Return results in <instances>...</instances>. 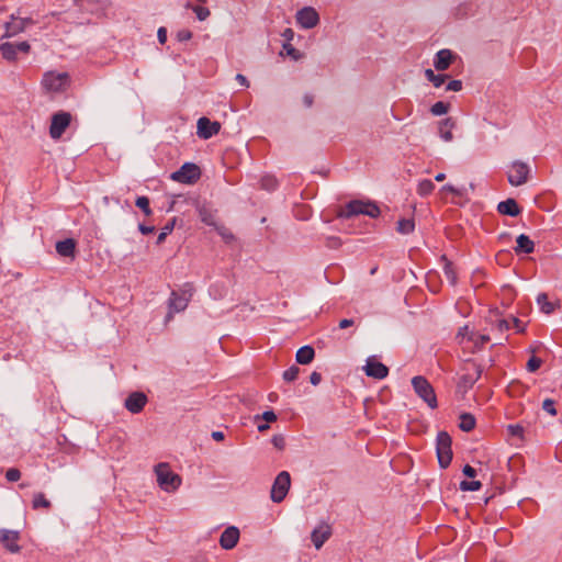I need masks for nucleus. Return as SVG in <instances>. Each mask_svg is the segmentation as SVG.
Segmentation results:
<instances>
[{"mask_svg": "<svg viewBox=\"0 0 562 562\" xmlns=\"http://www.w3.org/2000/svg\"><path fill=\"white\" fill-rule=\"evenodd\" d=\"M358 215H368L372 218H375L380 215L379 206L373 202H363L360 200H353L348 202L344 207H341L338 212V217L340 218H351Z\"/></svg>", "mask_w": 562, "mask_h": 562, "instance_id": "obj_1", "label": "nucleus"}, {"mask_svg": "<svg viewBox=\"0 0 562 562\" xmlns=\"http://www.w3.org/2000/svg\"><path fill=\"white\" fill-rule=\"evenodd\" d=\"M193 295V286L187 283L180 291H172L169 297V313L166 321L172 318V313H179L187 308Z\"/></svg>", "mask_w": 562, "mask_h": 562, "instance_id": "obj_2", "label": "nucleus"}, {"mask_svg": "<svg viewBox=\"0 0 562 562\" xmlns=\"http://www.w3.org/2000/svg\"><path fill=\"white\" fill-rule=\"evenodd\" d=\"M157 482L159 486L166 492L176 491L181 484V477L170 470L169 464L159 463L155 468Z\"/></svg>", "mask_w": 562, "mask_h": 562, "instance_id": "obj_3", "label": "nucleus"}, {"mask_svg": "<svg viewBox=\"0 0 562 562\" xmlns=\"http://www.w3.org/2000/svg\"><path fill=\"white\" fill-rule=\"evenodd\" d=\"M412 385L415 393L430 407L438 406L437 396L434 387L425 376L417 375L412 379Z\"/></svg>", "mask_w": 562, "mask_h": 562, "instance_id": "obj_4", "label": "nucleus"}, {"mask_svg": "<svg viewBox=\"0 0 562 562\" xmlns=\"http://www.w3.org/2000/svg\"><path fill=\"white\" fill-rule=\"evenodd\" d=\"M452 440L447 431H439L436 439L438 463L442 469L450 465L452 460Z\"/></svg>", "mask_w": 562, "mask_h": 562, "instance_id": "obj_5", "label": "nucleus"}, {"mask_svg": "<svg viewBox=\"0 0 562 562\" xmlns=\"http://www.w3.org/2000/svg\"><path fill=\"white\" fill-rule=\"evenodd\" d=\"M530 175V167L527 162L521 160H515L508 166L507 179L508 182L514 187L525 184Z\"/></svg>", "mask_w": 562, "mask_h": 562, "instance_id": "obj_6", "label": "nucleus"}, {"mask_svg": "<svg viewBox=\"0 0 562 562\" xmlns=\"http://www.w3.org/2000/svg\"><path fill=\"white\" fill-rule=\"evenodd\" d=\"M291 486V476L288 471H281L277 477L274 479V482L271 487L270 497L273 503H281Z\"/></svg>", "mask_w": 562, "mask_h": 562, "instance_id": "obj_7", "label": "nucleus"}, {"mask_svg": "<svg viewBox=\"0 0 562 562\" xmlns=\"http://www.w3.org/2000/svg\"><path fill=\"white\" fill-rule=\"evenodd\" d=\"M200 177L201 170L199 166L193 162L183 164L179 170L172 172L170 176L173 181L186 184L195 183Z\"/></svg>", "mask_w": 562, "mask_h": 562, "instance_id": "obj_8", "label": "nucleus"}, {"mask_svg": "<svg viewBox=\"0 0 562 562\" xmlns=\"http://www.w3.org/2000/svg\"><path fill=\"white\" fill-rule=\"evenodd\" d=\"M42 85L47 91L60 92L69 86V76L67 72L48 71L44 75Z\"/></svg>", "mask_w": 562, "mask_h": 562, "instance_id": "obj_9", "label": "nucleus"}, {"mask_svg": "<svg viewBox=\"0 0 562 562\" xmlns=\"http://www.w3.org/2000/svg\"><path fill=\"white\" fill-rule=\"evenodd\" d=\"M70 122L71 114L69 112L58 111L54 113L49 126L50 137L53 139H59L67 127L70 125Z\"/></svg>", "mask_w": 562, "mask_h": 562, "instance_id": "obj_10", "label": "nucleus"}, {"mask_svg": "<svg viewBox=\"0 0 562 562\" xmlns=\"http://www.w3.org/2000/svg\"><path fill=\"white\" fill-rule=\"evenodd\" d=\"M296 22L303 29H313L319 23V15L312 7H305L296 12Z\"/></svg>", "mask_w": 562, "mask_h": 562, "instance_id": "obj_11", "label": "nucleus"}, {"mask_svg": "<svg viewBox=\"0 0 562 562\" xmlns=\"http://www.w3.org/2000/svg\"><path fill=\"white\" fill-rule=\"evenodd\" d=\"M31 46L26 41L20 42L18 44L13 43H3L0 45V52L2 57L8 61H14L19 53H29Z\"/></svg>", "mask_w": 562, "mask_h": 562, "instance_id": "obj_12", "label": "nucleus"}, {"mask_svg": "<svg viewBox=\"0 0 562 562\" xmlns=\"http://www.w3.org/2000/svg\"><path fill=\"white\" fill-rule=\"evenodd\" d=\"M196 128V134L200 138L209 139L220 132L221 124L203 116L198 120Z\"/></svg>", "mask_w": 562, "mask_h": 562, "instance_id": "obj_13", "label": "nucleus"}, {"mask_svg": "<svg viewBox=\"0 0 562 562\" xmlns=\"http://www.w3.org/2000/svg\"><path fill=\"white\" fill-rule=\"evenodd\" d=\"M147 401L145 393L133 392L125 398L124 406L132 414H138L144 409Z\"/></svg>", "mask_w": 562, "mask_h": 562, "instance_id": "obj_14", "label": "nucleus"}, {"mask_svg": "<svg viewBox=\"0 0 562 562\" xmlns=\"http://www.w3.org/2000/svg\"><path fill=\"white\" fill-rule=\"evenodd\" d=\"M20 539L19 531L0 529V542L3 547L12 552L18 553L21 550V547L18 544V540Z\"/></svg>", "mask_w": 562, "mask_h": 562, "instance_id": "obj_15", "label": "nucleus"}, {"mask_svg": "<svg viewBox=\"0 0 562 562\" xmlns=\"http://www.w3.org/2000/svg\"><path fill=\"white\" fill-rule=\"evenodd\" d=\"M239 537V529L235 526H229L222 532L220 537V546L224 550H232L238 543Z\"/></svg>", "mask_w": 562, "mask_h": 562, "instance_id": "obj_16", "label": "nucleus"}, {"mask_svg": "<svg viewBox=\"0 0 562 562\" xmlns=\"http://www.w3.org/2000/svg\"><path fill=\"white\" fill-rule=\"evenodd\" d=\"M457 58L450 49H440L434 59V66L438 71L447 70L452 61Z\"/></svg>", "mask_w": 562, "mask_h": 562, "instance_id": "obj_17", "label": "nucleus"}, {"mask_svg": "<svg viewBox=\"0 0 562 562\" xmlns=\"http://www.w3.org/2000/svg\"><path fill=\"white\" fill-rule=\"evenodd\" d=\"M366 374L368 376L382 380L387 376L389 368L379 361L368 360L364 367Z\"/></svg>", "mask_w": 562, "mask_h": 562, "instance_id": "obj_18", "label": "nucleus"}, {"mask_svg": "<svg viewBox=\"0 0 562 562\" xmlns=\"http://www.w3.org/2000/svg\"><path fill=\"white\" fill-rule=\"evenodd\" d=\"M469 364L472 367L473 373L463 374L459 381V385L464 389H471L481 378L483 372V369L480 364H476L475 362H470Z\"/></svg>", "mask_w": 562, "mask_h": 562, "instance_id": "obj_19", "label": "nucleus"}, {"mask_svg": "<svg viewBox=\"0 0 562 562\" xmlns=\"http://www.w3.org/2000/svg\"><path fill=\"white\" fill-rule=\"evenodd\" d=\"M2 37H12L24 31L23 22L20 16L11 15L10 21L3 24Z\"/></svg>", "mask_w": 562, "mask_h": 562, "instance_id": "obj_20", "label": "nucleus"}, {"mask_svg": "<svg viewBox=\"0 0 562 562\" xmlns=\"http://www.w3.org/2000/svg\"><path fill=\"white\" fill-rule=\"evenodd\" d=\"M498 213L508 216H518L521 212L518 203L515 199L508 198L505 201H502L497 205Z\"/></svg>", "mask_w": 562, "mask_h": 562, "instance_id": "obj_21", "label": "nucleus"}, {"mask_svg": "<svg viewBox=\"0 0 562 562\" xmlns=\"http://www.w3.org/2000/svg\"><path fill=\"white\" fill-rule=\"evenodd\" d=\"M56 251L63 257H74L76 252V240L66 238L56 243Z\"/></svg>", "mask_w": 562, "mask_h": 562, "instance_id": "obj_22", "label": "nucleus"}, {"mask_svg": "<svg viewBox=\"0 0 562 562\" xmlns=\"http://www.w3.org/2000/svg\"><path fill=\"white\" fill-rule=\"evenodd\" d=\"M456 126V122L452 117L442 120L439 124V136L445 142H451L453 139L452 130Z\"/></svg>", "mask_w": 562, "mask_h": 562, "instance_id": "obj_23", "label": "nucleus"}, {"mask_svg": "<svg viewBox=\"0 0 562 562\" xmlns=\"http://www.w3.org/2000/svg\"><path fill=\"white\" fill-rule=\"evenodd\" d=\"M330 537V529L328 526L314 529L312 532V541L316 549H321L325 541Z\"/></svg>", "mask_w": 562, "mask_h": 562, "instance_id": "obj_24", "label": "nucleus"}, {"mask_svg": "<svg viewBox=\"0 0 562 562\" xmlns=\"http://www.w3.org/2000/svg\"><path fill=\"white\" fill-rule=\"evenodd\" d=\"M315 356L314 348L306 345L301 347L295 355L296 362L300 364H308L313 361Z\"/></svg>", "mask_w": 562, "mask_h": 562, "instance_id": "obj_25", "label": "nucleus"}, {"mask_svg": "<svg viewBox=\"0 0 562 562\" xmlns=\"http://www.w3.org/2000/svg\"><path fill=\"white\" fill-rule=\"evenodd\" d=\"M516 243H517V246L515 248V251L517 254H519V252L531 254L533 251L535 244L527 235L520 234L517 237Z\"/></svg>", "mask_w": 562, "mask_h": 562, "instance_id": "obj_26", "label": "nucleus"}, {"mask_svg": "<svg viewBox=\"0 0 562 562\" xmlns=\"http://www.w3.org/2000/svg\"><path fill=\"white\" fill-rule=\"evenodd\" d=\"M459 427L461 430L469 432L475 427V418L470 413H462L460 415V424Z\"/></svg>", "mask_w": 562, "mask_h": 562, "instance_id": "obj_27", "label": "nucleus"}, {"mask_svg": "<svg viewBox=\"0 0 562 562\" xmlns=\"http://www.w3.org/2000/svg\"><path fill=\"white\" fill-rule=\"evenodd\" d=\"M445 266H443V274L447 279V281L451 285H456L457 283V271L454 269V266L451 261H448L446 257H443Z\"/></svg>", "mask_w": 562, "mask_h": 562, "instance_id": "obj_28", "label": "nucleus"}, {"mask_svg": "<svg viewBox=\"0 0 562 562\" xmlns=\"http://www.w3.org/2000/svg\"><path fill=\"white\" fill-rule=\"evenodd\" d=\"M415 228V222L413 218H401L397 222L396 231L400 234L407 235L414 232Z\"/></svg>", "mask_w": 562, "mask_h": 562, "instance_id": "obj_29", "label": "nucleus"}, {"mask_svg": "<svg viewBox=\"0 0 562 562\" xmlns=\"http://www.w3.org/2000/svg\"><path fill=\"white\" fill-rule=\"evenodd\" d=\"M537 303L539 304L541 312L546 314H551L554 311V304L549 301L546 293H540L537 296Z\"/></svg>", "mask_w": 562, "mask_h": 562, "instance_id": "obj_30", "label": "nucleus"}, {"mask_svg": "<svg viewBox=\"0 0 562 562\" xmlns=\"http://www.w3.org/2000/svg\"><path fill=\"white\" fill-rule=\"evenodd\" d=\"M52 506L50 502L45 497L43 493H36L33 496L32 507L33 509L45 508L49 509Z\"/></svg>", "mask_w": 562, "mask_h": 562, "instance_id": "obj_31", "label": "nucleus"}, {"mask_svg": "<svg viewBox=\"0 0 562 562\" xmlns=\"http://www.w3.org/2000/svg\"><path fill=\"white\" fill-rule=\"evenodd\" d=\"M435 189V184L429 179L422 180L417 186V193L422 196L430 194Z\"/></svg>", "mask_w": 562, "mask_h": 562, "instance_id": "obj_32", "label": "nucleus"}, {"mask_svg": "<svg viewBox=\"0 0 562 562\" xmlns=\"http://www.w3.org/2000/svg\"><path fill=\"white\" fill-rule=\"evenodd\" d=\"M175 224H176V218H172L171 221H169L162 228H161V232L159 233L158 237H157V244L160 245L165 241L166 237L172 233L173 228H175Z\"/></svg>", "mask_w": 562, "mask_h": 562, "instance_id": "obj_33", "label": "nucleus"}, {"mask_svg": "<svg viewBox=\"0 0 562 562\" xmlns=\"http://www.w3.org/2000/svg\"><path fill=\"white\" fill-rule=\"evenodd\" d=\"M135 205L139 207L147 216L151 214L149 199L147 196H138L135 201Z\"/></svg>", "mask_w": 562, "mask_h": 562, "instance_id": "obj_34", "label": "nucleus"}, {"mask_svg": "<svg viewBox=\"0 0 562 562\" xmlns=\"http://www.w3.org/2000/svg\"><path fill=\"white\" fill-rule=\"evenodd\" d=\"M482 487V483L480 481H462L460 483L461 491L474 492L479 491Z\"/></svg>", "mask_w": 562, "mask_h": 562, "instance_id": "obj_35", "label": "nucleus"}, {"mask_svg": "<svg viewBox=\"0 0 562 562\" xmlns=\"http://www.w3.org/2000/svg\"><path fill=\"white\" fill-rule=\"evenodd\" d=\"M449 110V104L448 103H445L442 101H438L436 102L435 104L431 105V109H430V112L434 114V115H443L448 112Z\"/></svg>", "mask_w": 562, "mask_h": 562, "instance_id": "obj_36", "label": "nucleus"}, {"mask_svg": "<svg viewBox=\"0 0 562 562\" xmlns=\"http://www.w3.org/2000/svg\"><path fill=\"white\" fill-rule=\"evenodd\" d=\"M277 179L272 176H265L261 178V188L268 191H273L277 188Z\"/></svg>", "mask_w": 562, "mask_h": 562, "instance_id": "obj_37", "label": "nucleus"}, {"mask_svg": "<svg viewBox=\"0 0 562 562\" xmlns=\"http://www.w3.org/2000/svg\"><path fill=\"white\" fill-rule=\"evenodd\" d=\"M300 369L296 366H292L283 372V380L286 382H293L297 379Z\"/></svg>", "mask_w": 562, "mask_h": 562, "instance_id": "obj_38", "label": "nucleus"}, {"mask_svg": "<svg viewBox=\"0 0 562 562\" xmlns=\"http://www.w3.org/2000/svg\"><path fill=\"white\" fill-rule=\"evenodd\" d=\"M193 12L196 14V18L200 20V21H204L206 20L209 16H210V10L205 7H201V5H192L190 7Z\"/></svg>", "mask_w": 562, "mask_h": 562, "instance_id": "obj_39", "label": "nucleus"}, {"mask_svg": "<svg viewBox=\"0 0 562 562\" xmlns=\"http://www.w3.org/2000/svg\"><path fill=\"white\" fill-rule=\"evenodd\" d=\"M199 214L203 223H205L206 225H214V217L209 210H206L205 207H201L199 210Z\"/></svg>", "mask_w": 562, "mask_h": 562, "instance_id": "obj_40", "label": "nucleus"}, {"mask_svg": "<svg viewBox=\"0 0 562 562\" xmlns=\"http://www.w3.org/2000/svg\"><path fill=\"white\" fill-rule=\"evenodd\" d=\"M541 363H542V360L540 358L533 356L527 362V370L529 372H535L540 368Z\"/></svg>", "mask_w": 562, "mask_h": 562, "instance_id": "obj_41", "label": "nucleus"}, {"mask_svg": "<svg viewBox=\"0 0 562 562\" xmlns=\"http://www.w3.org/2000/svg\"><path fill=\"white\" fill-rule=\"evenodd\" d=\"M542 409L549 413L552 416L557 415V409L554 407V401L551 398H546L542 403Z\"/></svg>", "mask_w": 562, "mask_h": 562, "instance_id": "obj_42", "label": "nucleus"}, {"mask_svg": "<svg viewBox=\"0 0 562 562\" xmlns=\"http://www.w3.org/2000/svg\"><path fill=\"white\" fill-rule=\"evenodd\" d=\"M507 431L510 436H514V437H519L521 438L522 437V432H524V427L518 425V424H515V425H508L507 426Z\"/></svg>", "mask_w": 562, "mask_h": 562, "instance_id": "obj_43", "label": "nucleus"}, {"mask_svg": "<svg viewBox=\"0 0 562 562\" xmlns=\"http://www.w3.org/2000/svg\"><path fill=\"white\" fill-rule=\"evenodd\" d=\"M283 49L286 52V55L292 57L294 60H297L301 58V53L294 48L291 44H284Z\"/></svg>", "mask_w": 562, "mask_h": 562, "instance_id": "obj_44", "label": "nucleus"}, {"mask_svg": "<svg viewBox=\"0 0 562 562\" xmlns=\"http://www.w3.org/2000/svg\"><path fill=\"white\" fill-rule=\"evenodd\" d=\"M21 477V472L20 470L15 469V468H11L7 471L5 473V479L9 481V482H15L18 481L19 479Z\"/></svg>", "mask_w": 562, "mask_h": 562, "instance_id": "obj_45", "label": "nucleus"}, {"mask_svg": "<svg viewBox=\"0 0 562 562\" xmlns=\"http://www.w3.org/2000/svg\"><path fill=\"white\" fill-rule=\"evenodd\" d=\"M176 37L179 42H187L192 38V32L183 29L177 32Z\"/></svg>", "mask_w": 562, "mask_h": 562, "instance_id": "obj_46", "label": "nucleus"}, {"mask_svg": "<svg viewBox=\"0 0 562 562\" xmlns=\"http://www.w3.org/2000/svg\"><path fill=\"white\" fill-rule=\"evenodd\" d=\"M469 340L474 341L476 345L483 346L484 344L490 341V337L486 336V335H474V334H471V336H469Z\"/></svg>", "mask_w": 562, "mask_h": 562, "instance_id": "obj_47", "label": "nucleus"}, {"mask_svg": "<svg viewBox=\"0 0 562 562\" xmlns=\"http://www.w3.org/2000/svg\"><path fill=\"white\" fill-rule=\"evenodd\" d=\"M255 418L256 419L262 418L267 423H272V422L277 420V415L273 411H266L262 413L261 416L257 415Z\"/></svg>", "mask_w": 562, "mask_h": 562, "instance_id": "obj_48", "label": "nucleus"}, {"mask_svg": "<svg viewBox=\"0 0 562 562\" xmlns=\"http://www.w3.org/2000/svg\"><path fill=\"white\" fill-rule=\"evenodd\" d=\"M462 89V81L461 80H451L447 87H446V90L447 91H460Z\"/></svg>", "mask_w": 562, "mask_h": 562, "instance_id": "obj_49", "label": "nucleus"}, {"mask_svg": "<svg viewBox=\"0 0 562 562\" xmlns=\"http://www.w3.org/2000/svg\"><path fill=\"white\" fill-rule=\"evenodd\" d=\"M448 78L447 75H435V77L431 79V83L436 87V88H439L440 86H442L446 81V79Z\"/></svg>", "mask_w": 562, "mask_h": 562, "instance_id": "obj_50", "label": "nucleus"}, {"mask_svg": "<svg viewBox=\"0 0 562 562\" xmlns=\"http://www.w3.org/2000/svg\"><path fill=\"white\" fill-rule=\"evenodd\" d=\"M272 443L278 449H283L285 446L284 438L281 435H276L272 438Z\"/></svg>", "mask_w": 562, "mask_h": 562, "instance_id": "obj_51", "label": "nucleus"}, {"mask_svg": "<svg viewBox=\"0 0 562 562\" xmlns=\"http://www.w3.org/2000/svg\"><path fill=\"white\" fill-rule=\"evenodd\" d=\"M462 472L468 477H474L476 475V470L473 467L469 465V464L463 467Z\"/></svg>", "mask_w": 562, "mask_h": 562, "instance_id": "obj_52", "label": "nucleus"}, {"mask_svg": "<svg viewBox=\"0 0 562 562\" xmlns=\"http://www.w3.org/2000/svg\"><path fill=\"white\" fill-rule=\"evenodd\" d=\"M322 381V375L321 373L314 371L311 373L310 375V382L313 384V385H318Z\"/></svg>", "mask_w": 562, "mask_h": 562, "instance_id": "obj_53", "label": "nucleus"}, {"mask_svg": "<svg viewBox=\"0 0 562 562\" xmlns=\"http://www.w3.org/2000/svg\"><path fill=\"white\" fill-rule=\"evenodd\" d=\"M513 325L517 329L518 333H524L526 330V326L517 317H513Z\"/></svg>", "mask_w": 562, "mask_h": 562, "instance_id": "obj_54", "label": "nucleus"}, {"mask_svg": "<svg viewBox=\"0 0 562 562\" xmlns=\"http://www.w3.org/2000/svg\"><path fill=\"white\" fill-rule=\"evenodd\" d=\"M509 328H510V324L508 323V321H506V319H499V321L497 322V329H498L499 331H506V330H508Z\"/></svg>", "mask_w": 562, "mask_h": 562, "instance_id": "obj_55", "label": "nucleus"}, {"mask_svg": "<svg viewBox=\"0 0 562 562\" xmlns=\"http://www.w3.org/2000/svg\"><path fill=\"white\" fill-rule=\"evenodd\" d=\"M158 41L160 44H165L167 42V31L165 27H160L157 32Z\"/></svg>", "mask_w": 562, "mask_h": 562, "instance_id": "obj_56", "label": "nucleus"}, {"mask_svg": "<svg viewBox=\"0 0 562 562\" xmlns=\"http://www.w3.org/2000/svg\"><path fill=\"white\" fill-rule=\"evenodd\" d=\"M355 324L353 319L351 318H344L339 322L338 326L340 329H346L348 327H351Z\"/></svg>", "mask_w": 562, "mask_h": 562, "instance_id": "obj_57", "label": "nucleus"}, {"mask_svg": "<svg viewBox=\"0 0 562 562\" xmlns=\"http://www.w3.org/2000/svg\"><path fill=\"white\" fill-rule=\"evenodd\" d=\"M138 229L143 235L151 234L155 231L154 226H147L145 224H139Z\"/></svg>", "mask_w": 562, "mask_h": 562, "instance_id": "obj_58", "label": "nucleus"}, {"mask_svg": "<svg viewBox=\"0 0 562 562\" xmlns=\"http://www.w3.org/2000/svg\"><path fill=\"white\" fill-rule=\"evenodd\" d=\"M313 102H314V97L313 94L311 93H305L304 97H303V104L306 106V108H311L313 105Z\"/></svg>", "mask_w": 562, "mask_h": 562, "instance_id": "obj_59", "label": "nucleus"}, {"mask_svg": "<svg viewBox=\"0 0 562 562\" xmlns=\"http://www.w3.org/2000/svg\"><path fill=\"white\" fill-rule=\"evenodd\" d=\"M236 80L239 82L240 86L246 87V88L249 87V81L244 75L237 74Z\"/></svg>", "mask_w": 562, "mask_h": 562, "instance_id": "obj_60", "label": "nucleus"}, {"mask_svg": "<svg viewBox=\"0 0 562 562\" xmlns=\"http://www.w3.org/2000/svg\"><path fill=\"white\" fill-rule=\"evenodd\" d=\"M340 245V240L338 237H329L327 238L328 247H338Z\"/></svg>", "mask_w": 562, "mask_h": 562, "instance_id": "obj_61", "label": "nucleus"}, {"mask_svg": "<svg viewBox=\"0 0 562 562\" xmlns=\"http://www.w3.org/2000/svg\"><path fill=\"white\" fill-rule=\"evenodd\" d=\"M441 191L443 192H450V193H453V194H458L459 191L451 184H446L441 188Z\"/></svg>", "mask_w": 562, "mask_h": 562, "instance_id": "obj_62", "label": "nucleus"}, {"mask_svg": "<svg viewBox=\"0 0 562 562\" xmlns=\"http://www.w3.org/2000/svg\"><path fill=\"white\" fill-rule=\"evenodd\" d=\"M211 436L215 441H222L225 438V435L222 431H213Z\"/></svg>", "mask_w": 562, "mask_h": 562, "instance_id": "obj_63", "label": "nucleus"}, {"mask_svg": "<svg viewBox=\"0 0 562 562\" xmlns=\"http://www.w3.org/2000/svg\"><path fill=\"white\" fill-rule=\"evenodd\" d=\"M469 333V327L468 326H463L459 329L458 331V336L457 337H465Z\"/></svg>", "mask_w": 562, "mask_h": 562, "instance_id": "obj_64", "label": "nucleus"}]
</instances>
